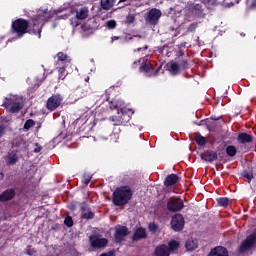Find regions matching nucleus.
I'll return each mask as SVG.
<instances>
[{
  "label": "nucleus",
  "mask_w": 256,
  "mask_h": 256,
  "mask_svg": "<svg viewBox=\"0 0 256 256\" xmlns=\"http://www.w3.org/2000/svg\"><path fill=\"white\" fill-rule=\"evenodd\" d=\"M188 13L190 17H195L196 19H205V7L203 4L190 3L188 5Z\"/></svg>",
  "instance_id": "8"
},
{
  "label": "nucleus",
  "mask_w": 256,
  "mask_h": 256,
  "mask_svg": "<svg viewBox=\"0 0 256 256\" xmlns=\"http://www.w3.org/2000/svg\"><path fill=\"white\" fill-rule=\"evenodd\" d=\"M148 229L152 233H157V231L159 230V225H157L155 222H152L148 225Z\"/></svg>",
  "instance_id": "41"
},
{
  "label": "nucleus",
  "mask_w": 256,
  "mask_h": 256,
  "mask_svg": "<svg viewBox=\"0 0 256 256\" xmlns=\"http://www.w3.org/2000/svg\"><path fill=\"white\" fill-rule=\"evenodd\" d=\"M5 135V126L0 125V137H3Z\"/></svg>",
  "instance_id": "50"
},
{
  "label": "nucleus",
  "mask_w": 256,
  "mask_h": 256,
  "mask_svg": "<svg viewBox=\"0 0 256 256\" xmlns=\"http://www.w3.org/2000/svg\"><path fill=\"white\" fill-rule=\"evenodd\" d=\"M142 137H141V134H137L136 135V141H141Z\"/></svg>",
  "instance_id": "53"
},
{
  "label": "nucleus",
  "mask_w": 256,
  "mask_h": 256,
  "mask_svg": "<svg viewBox=\"0 0 256 256\" xmlns=\"http://www.w3.org/2000/svg\"><path fill=\"white\" fill-rule=\"evenodd\" d=\"M195 142L200 147H205L207 145V138L203 137L201 134L195 136Z\"/></svg>",
  "instance_id": "29"
},
{
  "label": "nucleus",
  "mask_w": 256,
  "mask_h": 256,
  "mask_svg": "<svg viewBox=\"0 0 256 256\" xmlns=\"http://www.w3.org/2000/svg\"><path fill=\"white\" fill-rule=\"evenodd\" d=\"M237 141L241 145H247V143H253V135L248 134L247 132L238 133Z\"/></svg>",
  "instance_id": "20"
},
{
  "label": "nucleus",
  "mask_w": 256,
  "mask_h": 256,
  "mask_svg": "<svg viewBox=\"0 0 256 256\" xmlns=\"http://www.w3.org/2000/svg\"><path fill=\"white\" fill-rule=\"evenodd\" d=\"M217 203H218L219 207H229V198L220 197L217 199Z\"/></svg>",
  "instance_id": "34"
},
{
  "label": "nucleus",
  "mask_w": 256,
  "mask_h": 256,
  "mask_svg": "<svg viewBox=\"0 0 256 256\" xmlns=\"http://www.w3.org/2000/svg\"><path fill=\"white\" fill-rule=\"evenodd\" d=\"M29 29V20L25 18H17L12 21L11 24V33L12 35H16L18 39H23L25 35H27V31Z\"/></svg>",
  "instance_id": "4"
},
{
  "label": "nucleus",
  "mask_w": 256,
  "mask_h": 256,
  "mask_svg": "<svg viewBox=\"0 0 256 256\" xmlns=\"http://www.w3.org/2000/svg\"><path fill=\"white\" fill-rule=\"evenodd\" d=\"M151 69H153V65H151V62L147 58H143L142 63L140 65V71L141 73H145L146 77H153L159 73V70H155L154 72H151Z\"/></svg>",
  "instance_id": "14"
},
{
  "label": "nucleus",
  "mask_w": 256,
  "mask_h": 256,
  "mask_svg": "<svg viewBox=\"0 0 256 256\" xmlns=\"http://www.w3.org/2000/svg\"><path fill=\"white\" fill-rule=\"evenodd\" d=\"M60 11H63V9L60 8Z\"/></svg>",
  "instance_id": "60"
},
{
  "label": "nucleus",
  "mask_w": 256,
  "mask_h": 256,
  "mask_svg": "<svg viewBox=\"0 0 256 256\" xmlns=\"http://www.w3.org/2000/svg\"><path fill=\"white\" fill-rule=\"evenodd\" d=\"M106 25L108 29H115V27H117V22L115 20H109Z\"/></svg>",
  "instance_id": "45"
},
{
  "label": "nucleus",
  "mask_w": 256,
  "mask_h": 256,
  "mask_svg": "<svg viewBox=\"0 0 256 256\" xmlns=\"http://www.w3.org/2000/svg\"><path fill=\"white\" fill-rule=\"evenodd\" d=\"M126 23H127L128 25H131V23H135V16H133V15H128V16L126 17Z\"/></svg>",
  "instance_id": "46"
},
{
  "label": "nucleus",
  "mask_w": 256,
  "mask_h": 256,
  "mask_svg": "<svg viewBox=\"0 0 256 256\" xmlns=\"http://www.w3.org/2000/svg\"><path fill=\"white\" fill-rule=\"evenodd\" d=\"M111 39H112L111 43H113V41H117L119 39V36H113Z\"/></svg>",
  "instance_id": "52"
},
{
  "label": "nucleus",
  "mask_w": 256,
  "mask_h": 256,
  "mask_svg": "<svg viewBox=\"0 0 256 256\" xmlns=\"http://www.w3.org/2000/svg\"><path fill=\"white\" fill-rule=\"evenodd\" d=\"M243 177H244L245 179H247L248 181H252V179H253V173L244 172V173H243Z\"/></svg>",
  "instance_id": "47"
},
{
  "label": "nucleus",
  "mask_w": 256,
  "mask_h": 256,
  "mask_svg": "<svg viewBox=\"0 0 256 256\" xmlns=\"http://www.w3.org/2000/svg\"><path fill=\"white\" fill-rule=\"evenodd\" d=\"M89 17V8L82 7L76 10V20L73 22V19H71V25L74 27H79L81 25L80 21H84V19H87Z\"/></svg>",
  "instance_id": "13"
},
{
  "label": "nucleus",
  "mask_w": 256,
  "mask_h": 256,
  "mask_svg": "<svg viewBox=\"0 0 256 256\" xmlns=\"http://www.w3.org/2000/svg\"><path fill=\"white\" fill-rule=\"evenodd\" d=\"M147 49H149V47L146 45L145 47L137 48V49L134 50V51H137V53H141V51H147Z\"/></svg>",
  "instance_id": "49"
},
{
  "label": "nucleus",
  "mask_w": 256,
  "mask_h": 256,
  "mask_svg": "<svg viewBox=\"0 0 256 256\" xmlns=\"http://www.w3.org/2000/svg\"><path fill=\"white\" fill-rule=\"evenodd\" d=\"M25 145H26V142H25V139H23V138L16 139L14 142V146L18 147L20 149L25 147Z\"/></svg>",
  "instance_id": "40"
},
{
  "label": "nucleus",
  "mask_w": 256,
  "mask_h": 256,
  "mask_svg": "<svg viewBox=\"0 0 256 256\" xmlns=\"http://www.w3.org/2000/svg\"><path fill=\"white\" fill-rule=\"evenodd\" d=\"M34 125H35V120L33 119L26 120V122L24 123V131H29V129L33 128Z\"/></svg>",
  "instance_id": "36"
},
{
  "label": "nucleus",
  "mask_w": 256,
  "mask_h": 256,
  "mask_svg": "<svg viewBox=\"0 0 256 256\" xmlns=\"http://www.w3.org/2000/svg\"><path fill=\"white\" fill-rule=\"evenodd\" d=\"M166 67L171 75H179V73H181V67L178 62L171 61L166 65Z\"/></svg>",
  "instance_id": "23"
},
{
  "label": "nucleus",
  "mask_w": 256,
  "mask_h": 256,
  "mask_svg": "<svg viewBox=\"0 0 256 256\" xmlns=\"http://www.w3.org/2000/svg\"><path fill=\"white\" fill-rule=\"evenodd\" d=\"M166 206L170 213H179L185 208V203H183L181 197L172 196L168 199Z\"/></svg>",
  "instance_id": "7"
},
{
  "label": "nucleus",
  "mask_w": 256,
  "mask_h": 256,
  "mask_svg": "<svg viewBox=\"0 0 256 256\" xmlns=\"http://www.w3.org/2000/svg\"><path fill=\"white\" fill-rule=\"evenodd\" d=\"M91 179H93V176L91 174L85 173L82 177V183L87 186L89 183H91Z\"/></svg>",
  "instance_id": "37"
},
{
  "label": "nucleus",
  "mask_w": 256,
  "mask_h": 256,
  "mask_svg": "<svg viewBox=\"0 0 256 256\" xmlns=\"http://www.w3.org/2000/svg\"><path fill=\"white\" fill-rule=\"evenodd\" d=\"M81 219H86V220L95 219V212H93L91 210H88L86 212H82L81 213Z\"/></svg>",
  "instance_id": "33"
},
{
  "label": "nucleus",
  "mask_w": 256,
  "mask_h": 256,
  "mask_svg": "<svg viewBox=\"0 0 256 256\" xmlns=\"http://www.w3.org/2000/svg\"><path fill=\"white\" fill-rule=\"evenodd\" d=\"M77 92L80 93L81 97H87V93H89V86L87 85L79 86L77 88Z\"/></svg>",
  "instance_id": "32"
},
{
  "label": "nucleus",
  "mask_w": 256,
  "mask_h": 256,
  "mask_svg": "<svg viewBox=\"0 0 256 256\" xmlns=\"http://www.w3.org/2000/svg\"><path fill=\"white\" fill-rule=\"evenodd\" d=\"M183 55H185V53L183 52V50H180L178 52V59H183Z\"/></svg>",
  "instance_id": "51"
},
{
  "label": "nucleus",
  "mask_w": 256,
  "mask_h": 256,
  "mask_svg": "<svg viewBox=\"0 0 256 256\" xmlns=\"http://www.w3.org/2000/svg\"><path fill=\"white\" fill-rule=\"evenodd\" d=\"M72 209H75V206H72Z\"/></svg>",
  "instance_id": "59"
},
{
  "label": "nucleus",
  "mask_w": 256,
  "mask_h": 256,
  "mask_svg": "<svg viewBox=\"0 0 256 256\" xmlns=\"http://www.w3.org/2000/svg\"><path fill=\"white\" fill-rule=\"evenodd\" d=\"M256 244V231L252 232L248 235L244 241H242L238 247V253L243 255V253H247V251H251L255 247Z\"/></svg>",
  "instance_id": "5"
},
{
  "label": "nucleus",
  "mask_w": 256,
  "mask_h": 256,
  "mask_svg": "<svg viewBox=\"0 0 256 256\" xmlns=\"http://www.w3.org/2000/svg\"><path fill=\"white\" fill-rule=\"evenodd\" d=\"M91 210V208H89V205L87 204V202H83L80 206V211L82 213H85L87 211Z\"/></svg>",
  "instance_id": "44"
},
{
  "label": "nucleus",
  "mask_w": 256,
  "mask_h": 256,
  "mask_svg": "<svg viewBox=\"0 0 256 256\" xmlns=\"http://www.w3.org/2000/svg\"><path fill=\"white\" fill-rule=\"evenodd\" d=\"M41 151V148H35L34 153H39Z\"/></svg>",
  "instance_id": "54"
},
{
  "label": "nucleus",
  "mask_w": 256,
  "mask_h": 256,
  "mask_svg": "<svg viewBox=\"0 0 256 256\" xmlns=\"http://www.w3.org/2000/svg\"><path fill=\"white\" fill-rule=\"evenodd\" d=\"M26 253L27 255H35V249L34 248H31V246H28L27 249H26Z\"/></svg>",
  "instance_id": "48"
},
{
  "label": "nucleus",
  "mask_w": 256,
  "mask_h": 256,
  "mask_svg": "<svg viewBox=\"0 0 256 256\" xmlns=\"http://www.w3.org/2000/svg\"><path fill=\"white\" fill-rule=\"evenodd\" d=\"M167 247H168V252L175 253V251H177L179 247H181V243H179V241L177 240H170L168 242Z\"/></svg>",
  "instance_id": "26"
},
{
  "label": "nucleus",
  "mask_w": 256,
  "mask_h": 256,
  "mask_svg": "<svg viewBox=\"0 0 256 256\" xmlns=\"http://www.w3.org/2000/svg\"><path fill=\"white\" fill-rule=\"evenodd\" d=\"M179 183V176L177 174H170L165 178V187H172V185H177Z\"/></svg>",
  "instance_id": "24"
},
{
  "label": "nucleus",
  "mask_w": 256,
  "mask_h": 256,
  "mask_svg": "<svg viewBox=\"0 0 256 256\" xmlns=\"http://www.w3.org/2000/svg\"><path fill=\"white\" fill-rule=\"evenodd\" d=\"M200 157L202 161H207V163H213L214 161H217V159H219V155L213 150H204V152L201 153Z\"/></svg>",
  "instance_id": "17"
},
{
  "label": "nucleus",
  "mask_w": 256,
  "mask_h": 256,
  "mask_svg": "<svg viewBox=\"0 0 256 256\" xmlns=\"http://www.w3.org/2000/svg\"><path fill=\"white\" fill-rule=\"evenodd\" d=\"M112 203L115 207H122L127 205L130 199H133V190L129 186H120L113 192Z\"/></svg>",
  "instance_id": "2"
},
{
  "label": "nucleus",
  "mask_w": 256,
  "mask_h": 256,
  "mask_svg": "<svg viewBox=\"0 0 256 256\" xmlns=\"http://www.w3.org/2000/svg\"><path fill=\"white\" fill-rule=\"evenodd\" d=\"M177 63L179 67L183 69H189V61L187 59L177 58Z\"/></svg>",
  "instance_id": "35"
},
{
  "label": "nucleus",
  "mask_w": 256,
  "mask_h": 256,
  "mask_svg": "<svg viewBox=\"0 0 256 256\" xmlns=\"http://www.w3.org/2000/svg\"><path fill=\"white\" fill-rule=\"evenodd\" d=\"M3 108H5L8 113H19L23 109L24 104L23 100L18 95L9 94L4 98Z\"/></svg>",
  "instance_id": "3"
},
{
  "label": "nucleus",
  "mask_w": 256,
  "mask_h": 256,
  "mask_svg": "<svg viewBox=\"0 0 256 256\" xmlns=\"http://www.w3.org/2000/svg\"><path fill=\"white\" fill-rule=\"evenodd\" d=\"M51 19V13L49 10H44L42 14H38L37 18L32 20V23L28 22L27 33L34 35L38 39H41V33H43V25Z\"/></svg>",
  "instance_id": "1"
},
{
  "label": "nucleus",
  "mask_w": 256,
  "mask_h": 256,
  "mask_svg": "<svg viewBox=\"0 0 256 256\" xmlns=\"http://www.w3.org/2000/svg\"><path fill=\"white\" fill-rule=\"evenodd\" d=\"M129 235V228L127 226L117 225L115 227L114 241L115 243H123Z\"/></svg>",
  "instance_id": "12"
},
{
  "label": "nucleus",
  "mask_w": 256,
  "mask_h": 256,
  "mask_svg": "<svg viewBox=\"0 0 256 256\" xmlns=\"http://www.w3.org/2000/svg\"><path fill=\"white\" fill-rule=\"evenodd\" d=\"M213 121H219V118H212Z\"/></svg>",
  "instance_id": "55"
},
{
  "label": "nucleus",
  "mask_w": 256,
  "mask_h": 256,
  "mask_svg": "<svg viewBox=\"0 0 256 256\" xmlns=\"http://www.w3.org/2000/svg\"><path fill=\"white\" fill-rule=\"evenodd\" d=\"M226 155L228 157H235L237 155V147L233 145H229L226 147Z\"/></svg>",
  "instance_id": "30"
},
{
  "label": "nucleus",
  "mask_w": 256,
  "mask_h": 256,
  "mask_svg": "<svg viewBox=\"0 0 256 256\" xmlns=\"http://www.w3.org/2000/svg\"><path fill=\"white\" fill-rule=\"evenodd\" d=\"M16 192L13 188H8L0 194V203H7L15 198Z\"/></svg>",
  "instance_id": "18"
},
{
  "label": "nucleus",
  "mask_w": 256,
  "mask_h": 256,
  "mask_svg": "<svg viewBox=\"0 0 256 256\" xmlns=\"http://www.w3.org/2000/svg\"><path fill=\"white\" fill-rule=\"evenodd\" d=\"M57 57L58 61H61L62 63L69 61V56L63 52H58Z\"/></svg>",
  "instance_id": "39"
},
{
  "label": "nucleus",
  "mask_w": 256,
  "mask_h": 256,
  "mask_svg": "<svg viewBox=\"0 0 256 256\" xmlns=\"http://www.w3.org/2000/svg\"><path fill=\"white\" fill-rule=\"evenodd\" d=\"M208 256H229V250L223 246H216L215 248L211 249Z\"/></svg>",
  "instance_id": "21"
},
{
  "label": "nucleus",
  "mask_w": 256,
  "mask_h": 256,
  "mask_svg": "<svg viewBox=\"0 0 256 256\" xmlns=\"http://www.w3.org/2000/svg\"><path fill=\"white\" fill-rule=\"evenodd\" d=\"M155 256H171V253L168 250L167 244H160L156 246L154 250Z\"/></svg>",
  "instance_id": "22"
},
{
  "label": "nucleus",
  "mask_w": 256,
  "mask_h": 256,
  "mask_svg": "<svg viewBox=\"0 0 256 256\" xmlns=\"http://www.w3.org/2000/svg\"><path fill=\"white\" fill-rule=\"evenodd\" d=\"M6 165H9L10 167H15L19 161V151L17 150H10L5 158Z\"/></svg>",
  "instance_id": "16"
},
{
  "label": "nucleus",
  "mask_w": 256,
  "mask_h": 256,
  "mask_svg": "<svg viewBox=\"0 0 256 256\" xmlns=\"http://www.w3.org/2000/svg\"><path fill=\"white\" fill-rule=\"evenodd\" d=\"M202 3L207 9H211V7L219 5V0H202Z\"/></svg>",
  "instance_id": "31"
},
{
  "label": "nucleus",
  "mask_w": 256,
  "mask_h": 256,
  "mask_svg": "<svg viewBox=\"0 0 256 256\" xmlns=\"http://www.w3.org/2000/svg\"><path fill=\"white\" fill-rule=\"evenodd\" d=\"M125 1H127V0H120V3H125Z\"/></svg>",
  "instance_id": "56"
},
{
  "label": "nucleus",
  "mask_w": 256,
  "mask_h": 256,
  "mask_svg": "<svg viewBox=\"0 0 256 256\" xmlns=\"http://www.w3.org/2000/svg\"><path fill=\"white\" fill-rule=\"evenodd\" d=\"M108 107H109V109H111V111H117V112H119V111H121V103H119V101H117V100H112V101H109V103H108Z\"/></svg>",
  "instance_id": "27"
},
{
  "label": "nucleus",
  "mask_w": 256,
  "mask_h": 256,
  "mask_svg": "<svg viewBox=\"0 0 256 256\" xmlns=\"http://www.w3.org/2000/svg\"><path fill=\"white\" fill-rule=\"evenodd\" d=\"M171 229H173L176 233H179L185 229V217L183 214L176 213L171 218Z\"/></svg>",
  "instance_id": "9"
},
{
  "label": "nucleus",
  "mask_w": 256,
  "mask_h": 256,
  "mask_svg": "<svg viewBox=\"0 0 256 256\" xmlns=\"http://www.w3.org/2000/svg\"><path fill=\"white\" fill-rule=\"evenodd\" d=\"M63 103V96L61 94H54L50 98H48L46 103V109L48 111H55V109H59L61 104Z\"/></svg>",
  "instance_id": "11"
},
{
  "label": "nucleus",
  "mask_w": 256,
  "mask_h": 256,
  "mask_svg": "<svg viewBox=\"0 0 256 256\" xmlns=\"http://www.w3.org/2000/svg\"><path fill=\"white\" fill-rule=\"evenodd\" d=\"M99 234L89 236L90 245L93 249H103L109 245V239L99 238Z\"/></svg>",
  "instance_id": "10"
},
{
  "label": "nucleus",
  "mask_w": 256,
  "mask_h": 256,
  "mask_svg": "<svg viewBox=\"0 0 256 256\" xmlns=\"http://www.w3.org/2000/svg\"><path fill=\"white\" fill-rule=\"evenodd\" d=\"M143 239H147V230H145V228H143V227H139L134 232V234L132 236V241L135 243V242L141 241Z\"/></svg>",
  "instance_id": "19"
},
{
  "label": "nucleus",
  "mask_w": 256,
  "mask_h": 256,
  "mask_svg": "<svg viewBox=\"0 0 256 256\" xmlns=\"http://www.w3.org/2000/svg\"><path fill=\"white\" fill-rule=\"evenodd\" d=\"M198 247L197 239L190 238L185 243V248L187 251H195Z\"/></svg>",
  "instance_id": "25"
},
{
  "label": "nucleus",
  "mask_w": 256,
  "mask_h": 256,
  "mask_svg": "<svg viewBox=\"0 0 256 256\" xmlns=\"http://www.w3.org/2000/svg\"><path fill=\"white\" fill-rule=\"evenodd\" d=\"M255 5H256V3L254 2V3H252V7H255Z\"/></svg>",
  "instance_id": "57"
},
{
  "label": "nucleus",
  "mask_w": 256,
  "mask_h": 256,
  "mask_svg": "<svg viewBox=\"0 0 256 256\" xmlns=\"http://www.w3.org/2000/svg\"><path fill=\"white\" fill-rule=\"evenodd\" d=\"M101 7L105 11H109L113 5H115V0H101Z\"/></svg>",
  "instance_id": "28"
},
{
  "label": "nucleus",
  "mask_w": 256,
  "mask_h": 256,
  "mask_svg": "<svg viewBox=\"0 0 256 256\" xmlns=\"http://www.w3.org/2000/svg\"><path fill=\"white\" fill-rule=\"evenodd\" d=\"M58 77L62 81L65 79V77H67V70L65 69V67H60L58 69Z\"/></svg>",
  "instance_id": "38"
},
{
  "label": "nucleus",
  "mask_w": 256,
  "mask_h": 256,
  "mask_svg": "<svg viewBox=\"0 0 256 256\" xmlns=\"http://www.w3.org/2000/svg\"><path fill=\"white\" fill-rule=\"evenodd\" d=\"M64 225H66V227H72L73 226V217L66 216L64 219Z\"/></svg>",
  "instance_id": "42"
},
{
  "label": "nucleus",
  "mask_w": 256,
  "mask_h": 256,
  "mask_svg": "<svg viewBox=\"0 0 256 256\" xmlns=\"http://www.w3.org/2000/svg\"><path fill=\"white\" fill-rule=\"evenodd\" d=\"M117 113V116H111L109 118V121H112L114 126L125 125L131 121V116L127 113V108H121Z\"/></svg>",
  "instance_id": "6"
},
{
  "label": "nucleus",
  "mask_w": 256,
  "mask_h": 256,
  "mask_svg": "<svg viewBox=\"0 0 256 256\" xmlns=\"http://www.w3.org/2000/svg\"><path fill=\"white\" fill-rule=\"evenodd\" d=\"M161 15H162L161 10L157 8H152L148 12L146 21L150 25H157V23H159V19H161Z\"/></svg>",
  "instance_id": "15"
},
{
  "label": "nucleus",
  "mask_w": 256,
  "mask_h": 256,
  "mask_svg": "<svg viewBox=\"0 0 256 256\" xmlns=\"http://www.w3.org/2000/svg\"><path fill=\"white\" fill-rule=\"evenodd\" d=\"M85 81H89V77H87V78L85 79Z\"/></svg>",
  "instance_id": "58"
},
{
  "label": "nucleus",
  "mask_w": 256,
  "mask_h": 256,
  "mask_svg": "<svg viewBox=\"0 0 256 256\" xmlns=\"http://www.w3.org/2000/svg\"><path fill=\"white\" fill-rule=\"evenodd\" d=\"M198 24L197 23H191L188 28L187 31H189L190 33H195V31L197 30Z\"/></svg>",
  "instance_id": "43"
}]
</instances>
